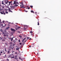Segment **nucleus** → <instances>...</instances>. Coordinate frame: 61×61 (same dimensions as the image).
Instances as JSON below:
<instances>
[{"mask_svg": "<svg viewBox=\"0 0 61 61\" xmlns=\"http://www.w3.org/2000/svg\"><path fill=\"white\" fill-rule=\"evenodd\" d=\"M4 8H5V6H2V8L4 9Z\"/></svg>", "mask_w": 61, "mask_h": 61, "instance_id": "e433bc0d", "label": "nucleus"}, {"mask_svg": "<svg viewBox=\"0 0 61 61\" xmlns=\"http://www.w3.org/2000/svg\"><path fill=\"white\" fill-rule=\"evenodd\" d=\"M17 4H18V2H16L15 1H14L13 5L15 6L16 7L18 6V5H17Z\"/></svg>", "mask_w": 61, "mask_h": 61, "instance_id": "f03ea898", "label": "nucleus"}, {"mask_svg": "<svg viewBox=\"0 0 61 61\" xmlns=\"http://www.w3.org/2000/svg\"><path fill=\"white\" fill-rule=\"evenodd\" d=\"M30 6L31 8H33V6L30 5Z\"/></svg>", "mask_w": 61, "mask_h": 61, "instance_id": "cd10ccee", "label": "nucleus"}, {"mask_svg": "<svg viewBox=\"0 0 61 61\" xmlns=\"http://www.w3.org/2000/svg\"><path fill=\"white\" fill-rule=\"evenodd\" d=\"M9 28V27H8L6 28V29H8Z\"/></svg>", "mask_w": 61, "mask_h": 61, "instance_id": "c756f323", "label": "nucleus"}, {"mask_svg": "<svg viewBox=\"0 0 61 61\" xmlns=\"http://www.w3.org/2000/svg\"><path fill=\"white\" fill-rule=\"evenodd\" d=\"M0 39H1H1H2V38L1 37H0Z\"/></svg>", "mask_w": 61, "mask_h": 61, "instance_id": "72a5a7b5", "label": "nucleus"}, {"mask_svg": "<svg viewBox=\"0 0 61 61\" xmlns=\"http://www.w3.org/2000/svg\"><path fill=\"white\" fill-rule=\"evenodd\" d=\"M19 42H20V40H19Z\"/></svg>", "mask_w": 61, "mask_h": 61, "instance_id": "79ce46f5", "label": "nucleus"}, {"mask_svg": "<svg viewBox=\"0 0 61 61\" xmlns=\"http://www.w3.org/2000/svg\"><path fill=\"white\" fill-rule=\"evenodd\" d=\"M8 25L9 26H10V25H9V24H8Z\"/></svg>", "mask_w": 61, "mask_h": 61, "instance_id": "864d4df0", "label": "nucleus"}, {"mask_svg": "<svg viewBox=\"0 0 61 61\" xmlns=\"http://www.w3.org/2000/svg\"><path fill=\"white\" fill-rule=\"evenodd\" d=\"M25 26H24V28H25Z\"/></svg>", "mask_w": 61, "mask_h": 61, "instance_id": "4d7b16f0", "label": "nucleus"}, {"mask_svg": "<svg viewBox=\"0 0 61 61\" xmlns=\"http://www.w3.org/2000/svg\"><path fill=\"white\" fill-rule=\"evenodd\" d=\"M31 47L30 46H29V47Z\"/></svg>", "mask_w": 61, "mask_h": 61, "instance_id": "e2e57ef3", "label": "nucleus"}, {"mask_svg": "<svg viewBox=\"0 0 61 61\" xmlns=\"http://www.w3.org/2000/svg\"><path fill=\"white\" fill-rule=\"evenodd\" d=\"M26 28H24V30H26Z\"/></svg>", "mask_w": 61, "mask_h": 61, "instance_id": "49530a36", "label": "nucleus"}, {"mask_svg": "<svg viewBox=\"0 0 61 61\" xmlns=\"http://www.w3.org/2000/svg\"><path fill=\"white\" fill-rule=\"evenodd\" d=\"M15 6H12L11 7V10H13V9H14V8H15Z\"/></svg>", "mask_w": 61, "mask_h": 61, "instance_id": "39448f33", "label": "nucleus"}, {"mask_svg": "<svg viewBox=\"0 0 61 61\" xmlns=\"http://www.w3.org/2000/svg\"><path fill=\"white\" fill-rule=\"evenodd\" d=\"M8 58H10V57H11V55H9V56L8 57Z\"/></svg>", "mask_w": 61, "mask_h": 61, "instance_id": "5701e85b", "label": "nucleus"}, {"mask_svg": "<svg viewBox=\"0 0 61 61\" xmlns=\"http://www.w3.org/2000/svg\"><path fill=\"white\" fill-rule=\"evenodd\" d=\"M30 40H31V38H30V39H29Z\"/></svg>", "mask_w": 61, "mask_h": 61, "instance_id": "0e129e2a", "label": "nucleus"}, {"mask_svg": "<svg viewBox=\"0 0 61 61\" xmlns=\"http://www.w3.org/2000/svg\"><path fill=\"white\" fill-rule=\"evenodd\" d=\"M21 4L22 5V6L21 7V8H24V9L25 10V9H27V8H26V7H25L24 6V5H23V3H21Z\"/></svg>", "mask_w": 61, "mask_h": 61, "instance_id": "7ed1b4c3", "label": "nucleus"}, {"mask_svg": "<svg viewBox=\"0 0 61 61\" xmlns=\"http://www.w3.org/2000/svg\"><path fill=\"white\" fill-rule=\"evenodd\" d=\"M13 41L14 43H15V42H16V39H15V40H13Z\"/></svg>", "mask_w": 61, "mask_h": 61, "instance_id": "1a4fd4ad", "label": "nucleus"}, {"mask_svg": "<svg viewBox=\"0 0 61 61\" xmlns=\"http://www.w3.org/2000/svg\"><path fill=\"white\" fill-rule=\"evenodd\" d=\"M2 22L3 23H4V21H3Z\"/></svg>", "mask_w": 61, "mask_h": 61, "instance_id": "a18cd8bd", "label": "nucleus"}, {"mask_svg": "<svg viewBox=\"0 0 61 61\" xmlns=\"http://www.w3.org/2000/svg\"><path fill=\"white\" fill-rule=\"evenodd\" d=\"M14 52V51H13L12 52V53H13Z\"/></svg>", "mask_w": 61, "mask_h": 61, "instance_id": "5fc2aeb1", "label": "nucleus"}, {"mask_svg": "<svg viewBox=\"0 0 61 61\" xmlns=\"http://www.w3.org/2000/svg\"><path fill=\"white\" fill-rule=\"evenodd\" d=\"M27 9H30V8L28 7V8H27Z\"/></svg>", "mask_w": 61, "mask_h": 61, "instance_id": "58836bf2", "label": "nucleus"}, {"mask_svg": "<svg viewBox=\"0 0 61 61\" xmlns=\"http://www.w3.org/2000/svg\"><path fill=\"white\" fill-rule=\"evenodd\" d=\"M25 12H28V11H26V10H25Z\"/></svg>", "mask_w": 61, "mask_h": 61, "instance_id": "ea45409f", "label": "nucleus"}, {"mask_svg": "<svg viewBox=\"0 0 61 61\" xmlns=\"http://www.w3.org/2000/svg\"><path fill=\"white\" fill-rule=\"evenodd\" d=\"M15 58V57H14V56H12L11 57V58Z\"/></svg>", "mask_w": 61, "mask_h": 61, "instance_id": "a211bd4d", "label": "nucleus"}, {"mask_svg": "<svg viewBox=\"0 0 61 61\" xmlns=\"http://www.w3.org/2000/svg\"><path fill=\"white\" fill-rule=\"evenodd\" d=\"M6 14H8V12H7V11H6Z\"/></svg>", "mask_w": 61, "mask_h": 61, "instance_id": "2f4dec72", "label": "nucleus"}, {"mask_svg": "<svg viewBox=\"0 0 61 61\" xmlns=\"http://www.w3.org/2000/svg\"><path fill=\"white\" fill-rule=\"evenodd\" d=\"M11 41H12V40H13V38H12L11 39Z\"/></svg>", "mask_w": 61, "mask_h": 61, "instance_id": "f704fd0d", "label": "nucleus"}, {"mask_svg": "<svg viewBox=\"0 0 61 61\" xmlns=\"http://www.w3.org/2000/svg\"><path fill=\"white\" fill-rule=\"evenodd\" d=\"M1 54L0 53V56H1Z\"/></svg>", "mask_w": 61, "mask_h": 61, "instance_id": "052dcab7", "label": "nucleus"}, {"mask_svg": "<svg viewBox=\"0 0 61 61\" xmlns=\"http://www.w3.org/2000/svg\"><path fill=\"white\" fill-rule=\"evenodd\" d=\"M18 33H20V32L19 31H18Z\"/></svg>", "mask_w": 61, "mask_h": 61, "instance_id": "473e14b6", "label": "nucleus"}, {"mask_svg": "<svg viewBox=\"0 0 61 61\" xmlns=\"http://www.w3.org/2000/svg\"><path fill=\"white\" fill-rule=\"evenodd\" d=\"M17 55H16L15 56V59H17L16 58L17 57Z\"/></svg>", "mask_w": 61, "mask_h": 61, "instance_id": "9b49d317", "label": "nucleus"}, {"mask_svg": "<svg viewBox=\"0 0 61 61\" xmlns=\"http://www.w3.org/2000/svg\"><path fill=\"white\" fill-rule=\"evenodd\" d=\"M11 35H12V36H13V33H11Z\"/></svg>", "mask_w": 61, "mask_h": 61, "instance_id": "8fccbe9b", "label": "nucleus"}, {"mask_svg": "<svg viewBox=\"0 0 61 61\" xmlns=\"http://www.w3.org/2000/svg\"><path fill=\"white\" fill-rule=\"evenodd\" d=\"M21 44H22V43H20V45H21Z\"/></svg>", "mask_w": 61, "mask_h": 61, "instance_id": "c03bdc74", "label": "nucleus"}, {"mask_svg": "<svg viewBox=\"0 0 61 61\" xmlns=\"http://www.w3.org/2000/svg\"><path fill=\"white\" fill-rule=\"evenodd\" d=\"M20 28V26H19V27H17V29H19Z\"/></svg>", "mask_w": 61, "mask_h": 61, "instance_id": "412c9836", "label": "nucleus"}, {"mask_svg": "<svg viewBox=\"0 0 61 61\" xmlns=\"http://www.w3.org/2000/svg\"><path fill=\"white\" fill-rule=\"evenodd\" d=\"M5 24V25H6Z\"/></svg>", "mask_w": 61, "mask_h": 61, "instance_id": "338daca9", "label": "nucleus"}, {"mask_svg": "<svg viewBox=\"0 0 61 61\" xmlns=\"http://www.w3.org/2000/svg\"><path fill=\"white\" fill-rule=\"evenodd\" d=\"M19 37H20V38H21L22 37V36L20 35L19 36Z\"/></svg>", "mask_w": 61, "mask_h": 61, "instance_id": "bb28decb", "label": "nucleus"}, {"mask_svg": "<svg viewBox=\"0 0 61 61\" xmlns=\"http://www.w3.org/2000/svg\"><path fill=\"white\" fill-rule=\"evenodd\" d=\"M25 39H26V38L25 37V38H24L23 40H22V43H24V41H25Z\"/></svg>", "mask_w": 61, "mask_h": 61, "instance_id": "0eeeda50", "label": "nucleus"}, {"mask_svg": "<svg viewBox=\"0 0 61 61\" xmlns=\"http://www.w3.org/2000/svg\"><path fill=\"white\" fill-rule=\"evenodd\" d=\"M19 48L18 47L17 48H16V50H19Z\"/></svg>", "mask_w": 61, "mask_h": 61, "instance_id": "dca6fc26", "label": "nucleus"}, {"mask_svg": "<svg viewBox=\"0 0 61 61\" xmlns=\"http://www.w3.org/2000/svg\"><path fill=\"white\" fill-rule=\"evenodd\" d=\"M8 2L7 1L6 2V1L5 2V4H7V3H8Z\"/></svg>", "mask_w": 61, "mask_h": 61, "instance_id": "a878e982", "label": "nucleus"}, {"mask_svg": "<svg viewBox=\"0 0 61 61\" xmlns=\"http://www.w3.org/2000/svg\"><path fill=\"white\" fill-rule=\"evenodd\" d=\"M17 27H16V28L15 29V30H17Z\"/></svg>", "mask_w": 61, "mask_h": 61, "instance_id": "393cba45", "label": "nucleus"}, {"mask_svg": "<svg viewBox=\"0 0 61 61\" xmlns=\"http://www.w3.org/2000/svg\"><path fill=\"white\" fill-rule=\"evenodd\" d=\"M15 55H16V54H17V52H15Z\"/></svg>", "mask_w": 61, "mask_h": 61, "instance_id": "4be33fe9", "label": "nucleus"}, {"mask_svg": "<svg viewBox=\"0 0 61 61\" xmlns=\"http://www.w3.org/2000/svg\"><path fill=\"white\" fill-rule=\"evenodd\" d=\"M10 53V51H8L7 52V54H9Z\"/></svg>", "mask_w": 61, "mask_h": 61, "instance_id": "6ab92c4d", "label": "nucleus"}, {"mask_svg": "<svg viewBox=\"0 0 61 61\" xmlns=\"http://www.w3.org/2000/svg\"><path fill=\"white\" fill-rule=\"evenodd\" d=\"M5 32V33H6H6H7V32L6 31V30H5L4 31Z\"/></svg>", "mask_w": 61, "mask_h": 61, "instance_id": "f3484780", "label": "nucleus"}, {"mask_svg": "<svg viewBox=\"0 0 61 61\" xmlns=\"http://www.w3.org/2000/svg\"><path fill=\"white\" fill-rule=\"evenodd\" d=\"M4 13V11H3L2 12H0V13L1 14H3Z\"/></svg>", "mask_w": 61, "mask_h": 61, "instance_id": "f8f14e48", "label": "nucleus"}, {"mask_svg": "<svg viewBox=\"0 0 61 61\" xmlns=\"http://www.w3.org/2000/svg\"><path fill=\"white\" fill-rule=\"evenodd\" d=\"M14 56V55H13V54H12V56Z\"/></svg>", "mask_w": 61, "mask_h": 61, "instance_id": "bf43d9fd", "label": "nucleus"}, {"mask_svg": "<svg viewBox=\"0 0 61 61\" xmlns=\"http://www.w3.org/2000/svg\"><path fill=\"white\" fill-rule=\"evenodd\" d=\"M37 25H39V21L38 20V22H37Z\"/></svg>", "mask_w": 61, "mask_h": 61, "instance_id": "ddd939ff", "label": "nucleus"}, {"mask_svg": "<svg viewBox=\"0 0 61 61\" xmlns=\"http://www.w3.org/2000/svg\"><path fill=\"white\" fill-rule=\"evenodd\" d=\"M3 52L4 54H5V52H4V51H3Z\"/></svg>", "mask_w": 61, "mask_h": 61, "instance_id": "c9c22d12", "label": "nucleus"}, {"mask_svg": "<svg viewBox=\"0 0 61 61\" xmlns=\"http://www.w3.org/2000/svg\"><path fill=\"white\" fill-rule=\"evenodd\" d=\"M1 4H2V5H5V4H4V1H3L2 2H1Z\"/></svg>", "mask_w": 61, "mask_h": 61, "instance_id": "9d476101", "label": "nucleus"}, {"mask_svg": "<svg viewBox=\"0 0 61 61\" xmlns=\"http://www.w3.org/2000/svg\"><path fill=\"white\" fill-rule=\"evenodd\" d=\"M3 24H2L1 25V26H3Z\"/></svg>", "mask_w": 61, "mask_h": 61, "instance_id": "6e6d98bb", "label": "nucleus"}, {"mask_svg": "<svg viewBox=\"0 0 61 61\" xmlns=\"http://www.w3.org/2000/svg\"><path fill=\"white\" fill-rule=\"evenodd\" d=\"M0 31L2 32L3 35L5 37H4V38H5V39H6V37L7 38L8 36V35L7 34V33H5L4 31L2 29L0 30Z\"/></svg>", "mask_w": 61, "mask_h": 61, "instance_id": "f257e3e1", "label": "nucleus"}, {"mask_svg": "<svg viewBox=\"0 0 61 61\" xmlns=\"http://www.w3.org/2000/svg\"><path fill=\"white\" fill-rule=\"evenodd\" d=\"M7 61H9V59H7Z\"/></svg>", "mask_w": 61, "mask_h": 61, "instance_id": "4c0bfd02", "label": "nucleus"}, {"mask_svg": "<svg viewBox=\"0 0 61 61\" xmlns=\"http://www.w3.org/2000/svg\"><path fill=\"white\" fill-rule=\"evenodd\" d=\"M0 5H1V3L0 2Z\"/></svg>", "mask_w": 61, "mask_h": 61, "instance_id": "680f3d73", "label": "nucleus"}, {"mask_svg": "<svg viewBox=\"0 0 61 61\" xmlns=\"http://www.w3.org/2000/svg\"><path fill=\"white\" fill-rule=\"evenodd\" d=\"M9 5H10V4H11V3H12V2L11 1L9 2Z\"/></svg>", "mask_w": 61, "mask_h": 61, "instance_id": "4468645a", "label": "nucleus"}, {"mask_svg": "<svg viewBox=\"0 0 61 61\" xmlns=\"http://www.w3.org/2000/svg\"><path fill=\"white\" fill-rule=\"evenodd\" d=\"M27 39H29V38L28 37H27Z\"/></svg>", "mask_w": 61, "mask_h": 61, "instance_id": "09e8293b", "label": "nucleus"}, {"mask_svg": "<svg viewBox=\"0 0 61 61\" xmlns=\"http://www.w3.org/2000/svg\"><path fill=\"white\" fill-rule=\"evenodd\" d=\"M5 51L6 52V51H6V48H5Z\"/></svg>", "mask_w": 61, "mask_h": 61, "instance_id": "b1692460", "label": "nucleus"}, {"mask_svg": "<svg viewBox=\"0 0 61 61\" xmlns=\"http://www.w3.org/2000/svg\"><path fill=\"white\" fill-rule=\"evenodd\" d=\"M27 40H28V39L26 40L25 41L26 42V41H27Z\"/></svg>", "mask_w": 61, "mask_h": 61, "instance_id": "13d9d810", "label": "nucleus"}, {"mask_svg": "<svg viewBox=\"0 0 61 61\" xmlns=\"http://www.w3.org/2000/svg\"><path fill=\"white\" fill-rule=\"evenodd\" d=\"M30 33L31 34H32L33 33V32H32V31H30Z\"/></svg>", "mask_w": 61, "mask_h": 61, "instance_id": "aec40b11", "label": "nucleus"}, {"mask_svg": "<svg viewBox=\"0 0 61 61\" xmlns=\"http://www.w3.org/2000/svg\"><path fill=\"white\" fill-rule=\"evenodd\" d=\"M9 44L10 45H11V46H10V48H12V44H13V43L12 42H10L9 43Z\"/></svg>", "mask_w": 61, "mask_h": 61, "instance_id": "20e7f679", "label": "nucleus"}, {"mask_svg": "<svg viewBox=\"0 0 61 61\" xmlns=\"http://www.w3.org/2000/svg\"><path fill=\"white\" fill-rule=\"evenodd\" d=\"M13 46H15V44H14L13 45Z\"/></svg>", "mask_w": 61, "mask_h": 61, "instance_id": "37998d69", "label": "nucleus"}, {"mask_svg": "<svg viewBox=\"0 0 61 61\" xmlns=\"http://www.w3.org/2000/svg\"><path fill=\"white\" fill-rule=\"evenodd\" d=\"M9 11V12H11V13H13V12L10 9H8Z\"/></svg>", "mask_w": 61, "mask_h": 61, "instance_id": "6e6552de", "label": "nucleus"}, {"mask_svg": "<svg viewBox=\"0 0 61 61\" xmlns=\"http://www.w3.org/2000/svg\"><path fill=\"white\" fill-rule=\"evenodd\" d=\"M31 13H34V11L32 10L31 11Z\"/></svg>", "mask_w": 61, "mask_h": 61, "instance_id": "2eb2a0df", "label": "nucleus"}, {"mask_svg": "<svg viewBox=\"0 0 61 61\" xmlns=\"http://www.w3.org/2000/svg\"><path fill=\"white\" fill-rule=\"evenodd\" d=\"M35 13L36 15V14H37V12H35Z\"/></svg>", "mask_w": 61, "mask_h": 61, "instance_id": "de8ad7c7", "label": "nucleus"}, {"mask_svg": "<svg viewBox=\"0 0 61 61\" xmlns=\"http://www.w3.org/2000/svg\"><path fill=\"white\" fill-rule=\"evenodd\" d=\"M26 42V41H24L25 43V42Z\"/></svg>", "mask_w": 61, "mask_h": 61, "instance_id": "774afa93", "label": "nucleus"}, {"mask_svg": "<svg viewBox=\"0 0 61 61\" xmlns=\"http://www.w3.org/2000/svg\"><path fill=\"white\" fill-rule=\"evenodd\" d=\"M16 27H18V26H17V25H15Z\"/></svg>", "mask_w": 61, "mask_h": 61, "instance_id": "603ef678", "label": "nucleus"}, {"mask_svg": "<svg viewBox=\"0 0 61 61\" xmlns=\"http://www.w3.org/2000/svg\"><path fill=\"white\" fill-rule=\"evenodd\" d=\"M0 53H1V54H2V53H3V52L1 51Z\"/></svg>", "mask_w": 61, "mask_h": 61, "instance_id": "a19ab883", "label": "nucleus"}, {"mask_svg": "<svg viewBox=\"0 0 61 61\" xmlns=\"http://www.w3.org/2000/svg\"><path fill=\"white\" fill-rule=\"evenodd\" d=\"M2 41H5V39H3L2 40Z\"/></svg>", "mask_w": 61, "mask_h": 61, "instance_id": "c85d7f7f", "label": "nucleus"}, {"mask_svg": "<svg viewBox=\"0 0 61 61\" xmlns=\"http://www.w3.org/2000/svg\"><path fill=\"white\" fill-rule=\"evenodd\" d=\"M19 59H20V60H21V57H19Z\"/></svg>", "mask_w": 61, "mask_h": 61, "instance_id": "7c9ffc66", "label": "nucleus"}, {"mask_svg": "<svg viewBox=\"0 0 61 61\" xmlns=\"http://www.w3.org/2000/svg\"><path fill=\"white\" fill-rule=\"evenodd\" d=\"M11 30L12 31H15V29L12 28L11 29Z\"/></svg>", "mask_w": 61, "mask_h": 61, "instance_id": "423d86ee", "label": "nucleus"}, {"mask_svg": "<svg viewBox=\"0 0 61 61\" xmlns=\"http://www.w3.org/2000/svg\"><path fill=\"white\" fill-rule=\"evenodd\" d=\"M4 15H5V13H3Z\"/></svg>", "mask_w": 61, "mask_h": 61, "instance_id": "3c124183", "label": "nucleus"}, {"mask_svg": "<svg viewBox=\"0 0 61 61\" xmlns=\"http://www.w3.org/2000/svg\"><path fill=\"white\" fill-rule=\"evenodd\" d=\"M1 8H0V10H1Z\"/></svg>", "mask_w": 61, "mask_h": 61, "instance_id": "69168bd1", "label": "nucleus"}]
</instances>
